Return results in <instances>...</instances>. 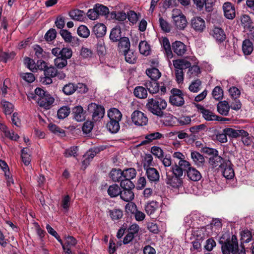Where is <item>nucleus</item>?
<instances>
[{
    "label": "nucleus",
    "instance_id": "8fccbe9b",
    "mask_svg": "<svg viewBox=\"0 0 254 254\" xmlns=\"http://www.w3.org/2000/svg\"><path fill=\"white\" fill-rule=\"evenodd\" d=\"M95 9L97 10L99 15H106L109 13V8L100 3H96L94 5Z\"/></svg>",
    "mask_w": 254,
    "mask_h": 254
},
{
    "label": "nucleus",
    "instance_id": "393cba45",
    "mask_svg": "<svg viewBox=\"0 0 254 254\" xmlns=\"http://www.w3.org/2000/svg\"><path fill=\"white\" fill-rule=\"evenodd\" d=\"M230 105L226 101L219 102L217 105V110L223 116H228L230 110Z\"/></svg>",
    "mask_w": 254,
    "mask_h": 254
},
{
    "label": "nucleus",
    "instance_id": "c756f323",
    "mask_svg": "<svg viewBox=\"0 0 254 254\" xmlns=\"http://www.w3.org/2000/svg\"><path fill=\"white\" fill-rule=\"evenodd\" d=\"M132 189H126L121 191L120 197L126 202H129L133 199L134 195Z\"/></svg>",
    "mask_w": 254,
    "mask_h": 254
},
{
    "label": "nucleus",
    "instance_id": "bb28decb",
    "mask_svg": "<svg viewBox=\"0 0 254 254\" xmlns=\"http://www.w3.org/2000/svg\"><path fill=\"white\" fill-rule=\"evenodd\" d=\"M213 36L217 41L222 43L226 38V34L224 30L219 27H215L213 29Z\"/></svg>",
    "mask_w": 254,
    "mask_h": 254
},
{
    "label": "nucleus",
    "instance_id": "58836bf2",
    "mask_svg": "<svg viewBox=\"0 0 254 254\" xmlns=\"http://www.w3.org/2000/svg\"><path fill=\"white\" fill-rule=\"evenodd\" d=\"M70 112V109L69 107L63 106L57 112L58 118L60 119H64L69 115Z\"/></svg>",
    "mask_w": 254,
    "mask_h": 254
},
{
    "label": "nucleus",
    "instance_id": "bf43d9fd",
    "mask_svg": "<svg viewBox=\"0 0 254 254\" xmlns=\"http://www.w3.org/2000/svg\"><path fill=\"white\" fill-rule=\"evenodd\" d=\"M111 17L115 18L117 20L124 21L127 19V15L126 13L123 11H120L117 13L115 11H113L111 13Z\"/></svg>",
    "mask_w": 254,
    "mask_h": 254
},
{
    "label": "nucleus",
    "instance_id": "e2e57ef3",
    "mask_svg": "<svg viewBox=\"0 0 254 254\" xmlns=\"http://www.w3.org/2000/svg\"><path fill=\"white\" fill-rule=\"evenodd\" d=\"M72 55V51L70 48H63L61 49L60 57L66 61L69 59Z\"/></svg>",
    "mask_w": 254,
    "mask_h": 254
},
{
    "label": "nucleus",
    "instance_id": "f704fd0d",
    "mask_svg": "<svg viewBox=\"0 0 254 254\" xmlns=\"http://www.w3.org/2000/svg\"><path fill=\"white\" fill-rule=\"evenodd\" d=\"M33 50L35 53V59L38 60L45 59L47 57V53L38 45H35L33 46Z\"/></svg>",
    "mask_w": 254,
    "mask_h": 254
},
{
    "label": "nucleus",
    "instance_id": "4468645a",
    "mask_svg": "<svg viewBox=\"0 0 254 254\" xmlns=\"http://www.w3.org/2000/svg\"><path fill=\"white\" fill-rule=\"evenodd\" d=\"M145 171V175L151 183L156 184L159 181L160 175L157 169L154 168H148L144 169Z\"/></svg>",
    "mask_w": 254,
    "mask_h": 254
},
{
    "label": "nucleus",
    "instance_id": "c85d7f7f",
    "mask_svg": "<svg viewBox=\"0 0 254 254\" xmlns=\"http://www.w3.org/2000/svg\"><path fill=\"white\" fill-rule=\"evenodd\" d=\"M254 50L253 44L250 39H245L243 42L242 50L245 55H250Z\"/></svg>",
    "mask_w": 254,
    "mask_h": 254
},
{
    "label": "nucleus",
    "instance_id": "7ed1b4c3",
    "mask_svg": "<svg viewBox=\"0 0 254 254\" xmlns=\"http://www.w3.org/2000/svg\"><path fill=\"white\" fill-rule=\"evenodd\" d=\"M144 85L150 94H154L160 91L161 95H164L166 92V84L164 82L160 84L157 80H146Z\"/></svg>",
    "mask_w": 254,
    "mask_h": 254
},
{
    "label": "nucleus",
    "instance_id": "dca6fc26",
    "mask_svg": "<svg viewBox=\"0 0 254 254\" xmlns=\"http://www.w3.org/2000/svg\"><path fill=\"white\" fill-rule=\"evenodd\" d=\"M223 9L226 18L233 19L235 17V8L231 2H225L223 5Z\"/></svg>",
    "mask_w": 254,
    "mask_h": 254
},
{
    "label": "nucleus",
    "instance_id": "79ce46f5",
    "mask_svg": "<svg viewBox=\"0 0 254 254\" xmlns=\"http://www.w3.org/2000/svg\"><path fill=\"white\" fill-rule=\"evenodd\" d=\"M118 47L120 50H128L130 47V42L129 39L126 37H122L118 41Z\"/></svg>",
    "mask_w": 254,
    "mask_h": 254
},
{
    "label": "nucleus",
    "instance_id": "0e129e2a",
    "mask_svg": "<svg viewBox=\"0 0 254 254\" xmlns=\"http://www.w3.org/2000/svg\"><path fill=\"white\" fill-rule=\"evenodd\" d=\"M20 77L28 83H32L35 79L34 74L30 72L20 73Z\"/></svg>",
    "mask_w": 254,
    "mask_h": 254
},
{
    "label": "nucleus",
    "instance_id": "052dcab7",
    "mask_svg": "<svg viewBox=\"0 0 254 254\" xmlns=\"http://www.w3.org/2000/svg\"><path fill=\"white\" fill-rule=\"evenodd\" d=\"M54 63L56 67L60 69L64 68L67 64V61L60 56L55 59Z\"/></svg>",
    "mask_w": 254,
    "mask_h": 254
},
{
    "label": "nucleus",
    "instance_id": "4d7b16f0",
    "mask_svg": "<svg viewBox=\"0 0 254 254\" xmlns=\"http://www.w3.org/2000/svg\"><path fill=\"white\" fill-rule=\"evenodd\" d=\"M212 95L215 99L219 100L223 97V90L220 86H216L212 91Z\"/></svg>",
    "mask_w": 254,
    "mask_h": 254
},
{
    "label": "nucleus",
    "instance_id": "6ab92c4d",
    "mask_svg": "<svg viewBox=\"0 0 254 254\" xmlns=\"http://www.w3.org/2000/svg\"><path fill=\"white\" fill-rule=\"evenodd\" d=\"M54 100V98L48 92L37 102V103L41 107L49 109Z\"/></svg>",
    "mask_w": 254,
    "mask_h": 254
},
{
    "label": "nucleus",
    "instance_id": "c9c22d12",
    "mask_svg": "<svg viewBox=\"0 0 254 254\" xmlns=\"http://www.w3.org/2000/svg\"><path fill=\"white\" fill-rule=\"evenodd\" d=\"M15 56L16 53L14 52H1L0 53V61L4 63H6L7 61H12Z\"/></svg>",
    "mask_w": 254,
    "mask_h": 254
},
{
    "label": "nucleus",
    "instance_id": "0eeeda50",
    "mask_svg": "<svg viewBox=\"0 0 254 254\" xmlns=\"http://www.w3.org/2000/svg\"><path fill=\"white\" fill-rule=\"evenodd\" d=\"M190 167V162L184 159L180 160L178 163L176 162L175 165L172 166L171 169L172 170H174L178 176H183L184 173H185V176L187 172Z\"/></svg>",
    "mask_w": 254,
    "mask_h": 254
},
{
    "label": "nucleus",
    "instance_id": "b1692460",
    "mask_svg": "<svg viewBox=\"0 0 254 254\" xmlns=\"http://www.w3.org/2000/svg\"><path fill=\"white\" fill-rule=\"evenodd\" d=\"M187 176L189 180L193 182L198 181L202 177L200 173L195 168L191 167L187 172Z\"/></svg>",
    "mask_w": 254,
    "mask_h": 254
},
{
    "label": "nucleus",
    "instance_id": "e433bc0d",
    "mask_svg": "<svg viewBox=\"0 0 254 254\" xmlns=\"http://www.w3.org/2000/svg\"><path fill=\"white\" fill-rule=\"evenodd\" d=\"M62 91L66 95L73 94L76 91L75 84L72 82H68L63 86Z\"/></svg>",
    "mask_w": 254,
    "mask_h": 254
},
{
    "label": "nucleus",
    "instance_id": "49530a36",
    "mask_svg": "<svg viewBox=\"0 0 254 254\" xmlns=\"http://www.w3.org/2000/svg\"><path fill=\"white\" fill-rule=\"evenodd\" d=\"M128 210L130 211L132 214H134L136 220L138 221H142L145 218L144 213L138 211L137 207H126Z\"/></svg>",
    "mask_w": 254,
    "mask_h": 254
},
{
    "label": "nucleus",
    "instance_id": "69168bd1",
    "mask_svg": "<svg viewBox=\"0 0 254 254\" xmlns=\"http://www.w3.org/2000/svg\"><path fill=\"white\" fill-rule=\"evenodd\" d=\"M145 162L143 163V167L144 169H146L148 168H153L154 166L153 164V157L150 154L145 155Z\"/></svg>",
    "mask_w": 254,
    "mask_h": 254
},
{
    "label": "nucleus",
    "instance_id": "5fc2aeb1",
    "mask_svg": "<svg viewBox=\"0 0 254 254\" xmlns=\"http://www.w3.org/2000/svg\"><path fill=\"white\" fill-rule=\"evenodd\" d=\"M241 240L243 243L250 242L252 238L251 232L248 229L244 230L241 232Z\"/></svg>",
    "mask_w": 254,
    "mask_h": 254
},
{
    "label": "nucleus",
    "instance_id": "09e8293b",
    "mask_svg": "<svg viewBox=\"0 0 254 254\" xmlns=\"http://www.w3.org/2000/svg\"><path fill=\"white\" fill-rule=\"evenodd\" d=\"M128 179L123 178L120 181V186L123 190L126 189H134L135 186L134 184Z\"/></svg>",
    "mask_w": 254,
    "mask_h": 254
},
{
    "label": "nucleus",
    "instance_id": "c03bdc74",
    "mask_svg": "<svg viewBox=\"0 0 254 254\" xmlns=\"http://www.w3.org/2000/svg\"><path fill=\"white\" fill-rule=\"evenodd\" d=\"M241 23L245 29H249L253 26V22L250 16L247 14L243 15L241 17Z\"/></svg>",
    "mask_w": 254,
    "mask_h": 254
},
{
    "label": "nucleus",
    "instance_id": "13d9d810",
    "mask_svg": "<svg viewBox=\"0 0 254 254\" xmlns=\"http://www.w3.org/2000/svg\"><path fill=\"white\" fill-rule=\"evenodd\" d=\"M57 73V68L52 66H47L44 71L45 76H49L53 77H56Z\"/></svg>",
    "mask_w": 254,
    "mask_h": 254
},
{
    "label": "nucleus",
    "instance_id": "5701e85b",
    "mask_svg": "<svg viewBox=\"0 0 254 254\" xmlns=\"http://www.w3.org/2000/svg\"><path fill=\"white\" fill-rule=\"evenodd\" d=\"M109 175L114 182H120L124 178L123 171L120 169L113 168Z\"/></svg>",
    "mask_w": 254,
    "mask_h": 254
},
{
    "label": "nucleus",
    "instance_id": "423d86ee",
    "mask_svg": "<svg viewBox=\"0 0 254 254\" xmlns=\"http://www.w3.org/2000/svg\"><path fill=\"white\" fill-rule=\"evenodd\" d=\"M172 95L170 96V103L176 107H182L185 104V94L182 90L173 88L171 90Z\"/></svg>",
    "mask_w": 254,
    "mask_h": 254
},
{
    "label": "nucleus",
    "instance_id": "ea45409f",
    "mask_svg": "<svg viewBox=\"0 0 254 254\" xmlns=\"http://www.w3.org/2000/svg\"><path fill=\"white\" fill-rule=\"evenodd\" d=\"M1 106L2 107L3 112L5 115H10L13 111V105L9 102L3 100L1 102Z\"/></svg>",
    "mask_w": 254,
    "mask_h": 254
},
{
    "label": "nucleus",
    "instance_id": "f3484780",
    "mask_svg": "<svg viewBox=\"0 0 254 254\" xmlns=\"http://www.w3.org/2000/svg\"><path fill=\"white\" fill-rule=\"evenodd\" d=\"M172 49L174 53L179 56H183L187 51L186 45L180 41L172 43Z\"/></svg>",
    "mask_w": 254,
    "mask_h": 254
},
{
    "label": "nucleus",
    "instance_id": "39448f33",
    "mask_svg": "<svg viewBox=\"0 0 254 254\" xmlns=\"http://www.w3.org/2000/svg\"><path fill=\"white\" fill-rule=\"evenodd\" d=\"M87 109L90 113H92V118L94 122L100 121L104 116L105 110L101 105L91 103L88 105Z\"/></svg>",
    "mask_w": 254,
    "mask_h": 254
},
{
    "label": "nucleus",
    "instance_id": "473e14b6",
    "mask_svg": "<svg viewBox=\"0 0 254 254\" xmlns=\"http://www.w3.org/2000/svg\"><path fill=\"white\" fill-rule=\"evenodd\" d=\"M77 244V240L72 236H68L65 238V243H63L62 247L64 251L69 249L71 250L72 247H74Z\"/></svg>",
    "mask_w": 254,
    "mask_h": 254
},
{
    "label": "nucleus",
    "instance_id": "7c9ffc66",
    "mask_svg": "<svg viewBox=\"0 0 254 254\" xmlns=\"http://www.w3.org/2000/svg\"><path fill=\"white\" fill-rule=\"evenodd\" d=\"M121 189L117 184H113L109 186L107 192L111 197H115L120 195Z\"/></svg>",
    "mask_w": 254,
    "mask_h": 254
},
{
    "label": "nucleus",
    "instance_id": "864d4df0",
    "mask_svg": "<svg viewBox=\"0 0 254 254\" xmlns=\"http://www.w3.org/2000/svg\"><path fill=\"white\" fill-rule=\"evenodd\" d=\"M109 215L113 220H119L123 216V211L119 209H114L110 210Z\"/></svg>",
    "mask_w": 254,
    "mask_h": 254
},
{
    "label": "nucleus",
    "instance_id": "aec40b11",
    "mask_svg": "<svg viewBox=\"0 0 254 254\" xmlns=\"http://www.w3.org/2000/svg\"><path fill=\"white\" fill-rule=\"evenodd\" d=\"M163 137V134L159 132H155L146 134L145 136V140H142L138 146H142L150 143L153 140L160 139Z\"/></svg>",
    "mask_w": 254,
    "mask_h": 254
},
{
    "label": "nucleus",
    "instance_id": "338daca9",
    "mask_svg": "<svg viewBox=\"0 0 254 254\" xmlns=\"http://www.w3.org/2000/svg\"><path fill=\"white\" fill-rule=\"evenodd\" d=\"M127 18L132 24H135L138 20L137 13L133 10H129L127 14Z\"/></svg>",
    "mask_w": 254,
    "mask_h": 254
},
{
    "label": "nucleus",
    "instance_id": "3c124183",
    "mask_svg": "<svg viewBox=\"0 0 254 254\" xmlns=\"http://www.w3.org/2000/svg\"><path fill=\"white\" fill-rule=\"evenodd\" d=\"M201 85V81L199 79H197L193 81L189 86V90L192 92H198L200 88V86Z\"/></svg>",
    "mask_w": 254,
    "mask_h": 254
},
{
    "label": "nucleus",
    "instance_id": "1a4fd4ad",
    "mask_svg": "<svg viewBox=\"0 0 254 254\" xmlns=\"http://www.w3.org/2000/svg\"><path fill=\"white\" fill-rule=\"evenodd\" d=\"M182 176H178L176 172H174V170H172L171 175L168 174V173H166V183L173 188H178L181 186L183 183Z\"/></svg>",
    "mask_w": 254,
    "mask_h": 254
},
{
    "label": "nucleus",
    "instance_id": "774afa93",
    "mask_svg": "<svg viewBox=\"0 0 254 254\" xmlns=\"http://www.w3.org/2000/svg\"><path fill=\"white\" fill-rule=\"evenodd\" d=\"M94 122L90 121H86L83 124L82 127V130L83 132L87 134L90 133L94 127Z\"/></svg>",
    "mask_w": 254,
    "mask_h": 254
},
{
    "label": "nucleus",
    "instance_id": "de8ad7c7",
    "mask_svg": "<svg viewBox=\"0 0 254 254\" xmlns=\"http://www.w3.org/2000/svg\"><path fill=\"white\" fill-rule=\"evenodd\" d=\"M77 32L79 36L84 38L88 37L90 35V30L87 26L83 25L78 27Z\"/></svg>",
    "mask_w": 254,
    "mask_h": 254
},
{
    "label": "nucleus",
    "instance_id": "603ef678",
    "mask_svg": "<svg viewBox=\"0 0 254 254\" xmlns=\"http://www.w3.org/2000/svg\"><path fill=\"white\" fill-rule=\"evenodd\" d=\"M96 48L99 56H104L106 54V49L103 39L99 40Z\"/></svg>",
    "mask_w": 254,
    "mask_h": 254
},
{
    "label": "nucleus",
    "instance_id": "680f3d73",
    "mask_svg": "<svg viewBox=\"0 0 254 254\" xmlns=\"http://www.w3.org/2000/svg\"><path fill=\"white\" fill-rule=\"evenodd\" d=\"M57 31L54 28L49 29L45 34L44 38L47 41H52L56 37Z\"/></svg>",
    "mask_w": 254,
    "mask_h": 254
},
{
    "label": "nucleus",
    "instance_id": "412c9836",
    "mask_svg": "<svg viewBox=\"0 0 254 254\" xmlns=\"http://www.w3.org/2000/svg\"><path fill=\"white\" fill-rule=\"evenodd\" d=\"M191 158L194 164L197 167H202L205 162V159L202 155L197 151L191 152Z\"/></svg>",
    "mask_w": 254,
    "mask_h": 254
},
{
    "label": "nucleus",
    "instance_id": "f257e3e1",
    "mask_svg": "<svg viewBox=\"0 0 254 254\" xmlns=\"http://www.w3.org/2000/svg\"><path fill=\"white\" fill-rule=\"evenodd\" d=\"M167 103L163 98L158 96L147 99L146 108L153 115L159 118L165 117L166 115L164 110L166 108Z\"/></svg>",
    "mask_w": 254,
    "mask_h": 254
},
{
    "label": "nucleus",
    "instance_id": "4c0bfd02",
    "mask_svg": "<svg viewBox=\"0 0 254 254\" xmlns=\"http://www.w3.org/2000/svg\"><path fill=\"white\" fill-rule=\"evenodd\" d=\"M139 52L141 54L148 56L150 54V46L145 41H141L138 46Z\"/></svg>",
    "mask_w": 254,
    "mask_h": 254
},
{
    "label": "nucleus",
    "instance_id": "a19ab883",
    "mask_svg": "<svg viewBox=\"0 0 254 254\" xmlns=\"http://www.w3.org/2000/svg\"><path fill=\"white\" fill-rule=\"evenodd\" d=\"M69 15L74 19L82 20L85 17V13L83 10L77 9L70 11Z\"/></svg>",
    "mask_w": 254,
    "mask_h": 254
},
{
    "label": "nucleus",
    "instance_id": "a211bd4d",
    "mask_svg": "<svg viewBox=\"0 0 254 254\" xmlns=\"http://www.w3.org/2000/svg\"><path fill=\"white\" fill-rule=\"evenodd\" d=\"M107 31V27L103 23H98L93 27L92 34H94L97 38L104 37Z\"/></svg>",
    "mask_w": 254,
    "mask_h": 254
},
{
    "label": "nucleus",
    "instance_id": "f03ea898",
    "mask_svg": "<svg viewBox=\"0 0 254 254\" xmlns=\"http://www.w3.org/2000/svg\"><path fill=\"white\" fill-rule=\"evenodd\" d=\"M108 117L110 121L106 124V127L112 133L118 132L120 128L119 122L122 118V114L117 108H111L108 111Z\"/></svg>",
    "mask_w": 254,
    "mask_h": 254
},
{
    "label": "nucleus",
    "instance_id": "20e7f679",
    "mask_svg": "<svg viewBox=\"0 0 254 254\" xmlns=\"http://www.w3.org/2000/svg\"><path fill=\"white\" fill-rule=\"evenodd\" d=\"M238 242L236 236L232 235L231 239H227L222 245L223 254H236L238 251Z\"/></svg>",
    "mask_w": 254,
    "mask_h": 254
},
{
    "label": "nucleus",
    "instance_id": "37998d69",
    "mask_svg": "<svg viewBox=\"0 0 254 254\" xmlns=\"http://www.w3.org/2000/svg\"><path fill=\"white\" fill-rule=\"evenodd\" d=\"M124 55L125 57L126 61L129 64H134L136 61V57L134 54L133 52H131L130 50H123Z\"/></svg>",
    "mask_w": 254,
    "mask_h": 254
},
{
    "label": "nucleus",
    "instance_id": "9b49d317",
    "mask_svg": "<svg viewBox=\"0 0 254 254\" xmlns=\"http://www.w3.org/2000/svg\"><path fill=\"white\" fill-rule=\"evenodd\" d=\"M222 165V167L220 168L222 170L223 176L227 179H232L235 176V173L233 168V165L231 161L227 159Z\"/></svg>",
    "mask_w": 254,
    "mask_h": 254
},
{
    "label": "nucleus",
    "instance_id": "9d476101",
    "mask_svg": "<svg viewBox=\"0 0 254 254\" xmlns=\"http://www.w3.org/2000/svg\"><path fill=\"white\" fill-rule=\"evenodd\" d=\"M86 111H84L81 106L74 107L71 111L72 118L78 122H81L85 121L86 118Z\"/></svg>",
    "mask_w": 254,
    "mask_h": 254
},
{
    "label": "nucleus",
    "instance_id": "ddd939ff",
    "mask_svg": "<svg viewBox=\"0 0 254 254\" xmlns=\"http://www.w3.org/2000/svg\"><path fill=\"white\" fill-rule=\"evenodd\" d=\"M191 27L197 32H202L206 28L204 20L200 17H194L191 20Z\"/></svg>",
    "mask_w": 254,
    "mask_h": 254
},
{
    "label": "nucleus",
    "instance_id": "2eb2a0df",
    "mask_svg": "<svg viewBox=\"0 0 254 254\" xmlns=\"http://www.w3.org/2000/svg\"><path fill=\"white\" fill-rule=\"evenodd\" d=\"M172 18L175 26L178 29L180 30L184 29L187 26V20L186 17L181 12L176 15L173 14Z\"/></svg>",
    "mask_w": 254,
    "mask_h": 254
},
{
    "label": "nucleus",
    "instance_id": "4be33fe9",
    "mask_svg": "<svg viewBox=\"0 0 254 254\" xmlns=\"http://www.w3.org/2000/svg\"><path fill=\"white\" fill-rule=\"evenodd\" d=\"M227 159H224L218 155V153L209 158V163L213 168H216L219 166V168H222V165L224 164V162L226 161Z\"/></svg>",
    "mask_w": 254,
    "mask_h": 254
},
{
    "label": "nucleus",
    "instance_id": "a878e982",
    "mask_svg": "<svg viewBox=\"0 0 254 254\" xmlns=\"http://www.w3.org/2000/svg\"><path fill=\"white\" fill-rule=\"evenodd\" d=\"M162 46L165 51L166 57L168 59H172L173 58L172 45L171 46L170 42L167 37L163 38Z\"/></svg>",
    "mask_w": 254,
    "mask_h": 254
},
{
    "label": "nucleus",
    "instance_id": "2f4dec72",
    "mask_svg": "<svg viewBox=\"0 0 254 254\" xmlns=\"http://www.w3.org/2000/svg\"><path fill=\"white\" fill-rule=\"evenodd\" d=\"M134 95L139 99H145L147 97V91L143 86H136L133 91Z\"/></svg>",
    "mask_w": 254,
    "mask_h": 254
},
{
    "label": "nucleus",
    "instance_id": "72a5a7b5",
    "mask_svg": "<svg viewBox=\"0 0 254 254\" xmlns=\"http://www.w3.org/2000/svg\"><path fill=\"white\" fill-rule=\"evenodd\" d=\"M146 73L151 80H157L161 75V73L158 69L156 67L147 69L146 70Z\"/></svg>",
    "mask_w": 254,
    "mask_h": 254
},
{
    "label": "nucleus",
    "instance_id": "f8f14e48",
    "mask_svg": "<svg viewBox=\"0 0 254 254\" xmlns=\"http://www.w3.org/2000/svg\"><path fill=\"white\" fill-rule=\"evenodd\" d=\"M195 107L202 115L203 118L207 121H215L217 115L208 109H205L203 106L199 104L194 103Z\"/></svg>",
    "mask_w": 254,
    "mask_h": 254
},
{
    "label": "nucleus",
    "instance_id": "6e6d98bb",
    "mask_svg": "<svg viewBox=\"0 0 254 254\" xmlns=\"http://www.w3.org/2000/svg\"><path fill=\"white\" fill-rule=\"evenodd\" d=\"M159 25L162 30L169 33L171 31V27L169 23L164 20L162 17H160L159 19Z\"/></svg>",
    "mask_w": 254,
    "mask_h": 254
},
{
    "label": "nucleus",
    "instance_id": "6e6552de",
    "mask_svg": "<svg viewBox=\"0 0 254 254\" xmlns=\"http://www.w3.org/2000/svg\"><path fill=\"white\" fill-rule=\"evenodd\" d=\"M131 118L132 122L136 126H145L148 123L146 115L139 110L134 111L131 114Z\"/></svg>",
    "mask_w": 254,
    "mask_h": 254
},
{
    "label": "nucleus",
    "instance_id": "a18cd8bd",
    "mask_svg": "<svg viewBox=\"0 0 254 254\" xmlns=\"http://www.w3.org/2000/svg\"><path fill=\"white\" fill-rule=\"evenodd\" d=\"M124 178L133 179L136 177V171L133 168H129L123 170Z\"/></svg>",
    "mask_w": 254,
    "mask_h": 254
},
{
    "label": "nucleus",
    "instance_id": "cd10ccee",
    "mask_svg": "<svg viewBox=\"0 0 254 254\" xmlns=\"http://www.w3.org/2000/svg\"><path fill=\"white\" fill-rule=\"evenodd\" d=\"M121 34L120 27L116 26L111 30L109 38L113 42H117L122 38Z\"/></svg>",
    "mask_w": 254,
    "mask_h": 254
}]
</instances>
